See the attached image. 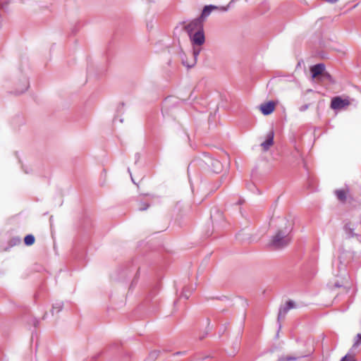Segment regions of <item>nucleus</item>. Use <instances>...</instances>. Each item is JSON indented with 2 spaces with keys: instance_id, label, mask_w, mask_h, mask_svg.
I'll use <instances>...</instances> for the list:
<instances>
[{
  "instance_id": "nucleus-9",
  "label": "nucleus",
  "mask_w": 361,
  "mask_h": 361,
  "mask_svg": "<svg viewBox=\"0 0 361 361\" xmlns=\"http://www.w3.org/2000/svg\"><path fill=\"white\" fill-rule=\"evenodd\" d=\"M213 10H220L221 11H226L228 10V6L227 7H218V6H214V5H209V6H205L202 10V12L201 13V16L199 17L200 19H201L202 21L204 20V18H206L207 17H208L211 12L213 11Z\"/></svg>"
},
{
  "instance_id": "nucleus-29",
  "label": "nucleus",
  "mask_w": 361,
  "mask_h": 361,
  "mask_svg": "<svg viewBox=\"0 0 361 361\" xmlns=\"http://www.w3.org/2000/svg\"><path fill=\"white\" fill-rule=\"evenodd\" d=\"M15 155H16V158L18 159V161L20 163L21 160L18 156V152H15Z\"/></svg>"
},
{
  "instance_id": "nucleus-31",
  "label": "nucleus",
  "mask_w": 361,
  "mask_h": 361,
  "mask_svg": "<svg viewBox=\"0 0 361 361\" xmlns=\"http://www.w3.org/2000/svg\"><path fill=\"white\" fill-rule=\"evenodd\" d=\"M34 334H36V332H35H35H33V331L32 332V337H31V340H32V341H33V339H34Z\"/></svg>"
},
{
  "instance_id": "nucleus-32",
  "label": "nucleus",
  "mask_w": 361,
  "mask_h": 361,
  "mask_svg": "<svg viewBox=\"0 0 361 361\" xmlns=\"http://www.w3.org/2000/svg\"><path fill=\"white\" fill-rule=\"evenodd\" d=\"M334 286H335V287H337V288H339V287H341V285H340V284H339V283H336L334 284Z\"/></svg>"
},
{
  "instance_id": "nucleus-11",
  "label": "nucleus",
  "mask_w": 361,
  "mask_h": 361,
  "mask_svg": "<svg viewBox=\"0 0 361 361\" xmlns=\"http://www.w3.org/2000/svg\"><path fill=\"white\" fill-rule=\"evenodd\" d=\"M274 132L271 130L267 135L266 140L261 143V147H262L263 151H268L270 147L274 145Z\"/></svg>"
},
{
  "instance_id": "nucleus-10",
  "label": "nucleus",
  "mask_w": 361,
  "mask_h": 361,
  "mask_svg": "<svg viewBox=\"0 0 361 361\" xmlns=\"http://www.w3.org/2000/svg\"><path fill=\"white\" fill-rule=\"evenodd\" d=\"M200 47L201 46H193V49H192L193 60L190 63L185 61L183 59L182 60L183 64L185 66H186L188 68H192L196 64L197 56H199V54L202 50Z\"/></svg>"
},
{
  "instance_id": "nucleus-26",
  "label": "nucleus",
  "mask_w": 361,
  "mask_h": 361,
  "mask_svg": "<svg viewBox=\"0 0 361 361\" xmlns=\"http://www.w3.org/2000/svg\"><path fill=\"white\" fill-rule=\"evenodd\" d=\"M357 337L358 339L355 342V343L353 345V348L357 347L359 345L360 343L361 342V334H358L357 335Z\"/></svg>"
},
{
  "instance_id": "nucleus-1",
  "label": "nucleus",
  "mask_w": 361,
  "mask_h": 361,
  "mask_svg": "<svg viewBox=\"0 0 361 361\" xmlns=\"http://www.w3.org/2000/svg\"><path fill=\"white\" fill-rule=\"evenodd\" d=\"M284 227L277 230L276 233L271 237L268 245L274 250L282 249L288 246L291 242L290 224L286 219H283Z\"/></svg>"
},
{
  "instance_id": "nucleus-7",
  "label": "nucleus",
  "mask_w": 361,
  "mask_h": 361,
  "mask_svg": "<svg viewBox=\"0 0 361 361\" xmlns=\"http://www.w3.org/2000/svg\"><path fill=\"white\" fill-rule=\"evenodd\" d=\"M295 307V302L292 300L288 301L283 306H281L279 310L277 320L280 323L281 319H283L288 313V312ZM281 324H279V328H281Z\"/></svg>"
},
{
  "instance_id": "nucleus-15",
  "label": "nucleus",
  "mask_w": 361,
  "mask_h": 361,
  "mask_svg": "<svg viewBox=\"0 0 361 361\" xmlns=\"http://www.w3.org/2000/svg\"><path fill=\"white\" fill-rule=\"evenodd\" d=\"M349 192H350V190L348 188H346L345 189L336 190L334 192L337 199L343 203L346 201L347 197L349 195Z\"/></svg>"
},
{
  "instance_id": "nucleus-20",
  "label": "nucleus",
  "mask_w": 361,
  "mask_h": 361,
  "mask_svg": "<svg viewBox=\"0 0 361 361\" xmlns=\"http://www.w3.org/2000/svg\"><path fill=\"white\" fill-rule=\"evenodd\" d=\"M19 219H20V214L10 218L8 219V224H20V221H19Z\"/></svg>"
},
{
  "instance_id": "nucleus-28",
  "label": "nucleus",
  "mask_w": 361,
  "mask_h": 361,
  "mask_svg": "<svg viewBox=\"0 0 361 361\" xmlns=\"http://www.w3.org/2000/svg\"><path fill=\"white\" fill-rule=\"evenodd\" d=\"M309 106H310V104H308L302 105L299 108V110H300V111L303 112V111H306L309 108Z\"/></svg>"
},
{
  "instance_id": "nucleus-21",
  "label": "nucleus",
  "mask_w": 361,
  "mask_h": 361,
  "mask_svg": "<svg viewBox=\"0 0 361 361\" xmlns=\"http://www.w3.org/2000/svg\"><path fill=\"white\" fill-rule=\"evenodd\" d=\"M6 6H7L6 2H3L1 0H0V28L1 27L2 21H3L2 16H1V11L6 8Z\"/></svg>"
},
{
  "instance_id": "nucleus-4",
  "label": "nucleus",
  "mask_w": 361,
  "mask_h": 361,
  "mask_svg": "<svg viewBox=\"0 0 361 361\" xmlns=\"http://www.w3.org/2000/svg\"><path fill=\"white\" fill-rule=\"evenodd\" d=\"M350 104V101L348 98L343 99L341 97H335L331 99V108L335 110H340L345 109Z\"/></svg>"
},
{
  "instance_id": "nucleus-5",
  "label": "nucleus",
  "mask_w": 361,
  "mask_h": 361,
  "mask_svg": "<svg viewBox=\"0 0 361 361\" xmlns=\"http://www.w3.org/2000/svg\"><path fill=\"white\" fill-rule=\"evenodd\" d=\"M188 35H191L197 30H203L202 21L199 18L194 19L184 27Z\"/></svg>"
},
{
  "instance_id": "nucleus-19",
  "label": "nucleus",
  "mask_w": 361,
  "mask_h": 361,
  "mask_svg": "<svg viewBox=\"0 0 361 361\" xmlns=\"http://www.w3.org/2000/svg\"><path fill=\"white\" fill-rule=\"evenodd\" d=\"M344 230L348 238H353L357 235V234L354 233V228H350L349 224L345 226Z\"/></svg>"
},
{
  "instance_id": "nucleus-18",
  "label": "nucleus",
  "mask_w": 361,
  "mask_h": 361,
  "mask_svg": "<svg viewBox=\"0 0 361 361\" xmlns=\"http://www.w3.org/2000/svg\"><path fill=\"white\" fill-rule=\"evenodd\" d=\"M306 355H300V356H291V355H286V356H282L281 357L278 361H295L298 360L300 357H304Z\"/></svg>"
},
{
  "instance_id": "nucleus-3",
  "label": "nucleus",
  "mask_w": 361,
  "mask_h": 361,
  "mask_svg": "<svg viewBox=\"0 0 361 361\" xmlns=\"http://www.w3.org/2000/svg\"><path fill=\"white\" fill-rule=\"evenodd\" d=\"M360 255L353 250L340 248L339 259L342 263H348L360 257Z\"/></svg>"
},
{
  "instance_id": "nucleus-8",
  "label": "nucleus",
  "mask_w": 361,
  "mask_h": 361,
  "mask_svg": "<svg viewBox=\"0 0 361 361\" xmlns=\"http://www.w3.org/2000/svg\"><path fill=\"white\" fill-rule=\"evenodd\" d=\"M189 37L192 46H202L205 42L203 30H197Z\"/></svg>"
},
{
  "instance_id": "nucleus-22",
  "label": "nucleus",
  "mask_w": 361,
  "mask_h": 361,
  "mask_svg": "<svg viewBox=\"0 0 361 361\" xmlns=\"http://www.w3.org/2000/svg\"><path fill=\"white\" fill-rule=\"evenodd\" d=\"M63 308V302H56L55 304L53 305V307H52V314H54V310H56V312H59Z\"/></svg>"
},
{
  "instance_id": "nucleus-17",
  "label": "nucleus",
  "mask_w": 361,
  "mask_h": 361,
  "mask_svg": "<svg viewBox=\"0 0 361 361\" xmlns=\"http://www.w3.org/2000/svg\"><path fill=\"white\" fill-rule=\"evenodd\" d=\"M35 242V238L32 234H28L24 237V244L30 246Z\"/></svg>"
},
{
  "instance_id": "nucleus-12",
  "label": "nucleus",
  "mask_w": 361,
  "mask_h": 361,
  "mask_svg": "<svg viewBox=\"0 0 361 361\" xmlns=\"http://www.w3.org/2000/svg\"><path fill=\"white\" fill-rule=\"evenodd\" d=\"M205 157H206V160H205L206 164L209 167L212 168V169L214 172L219 173V171H220V170L221 169V163L219 162V161L214 159L209 156H205Z\"/></svg>"
},
{
  "instance_id": "nucleus-23",
  "label": "nucleus",
  "mask_w": 361,
  "mask_h": 361,
  "mask_svg": "<svg viewBox=\"0 0 361 361\" xmlns=\"http://www.w3.org/2000/svg\"><path fill=\"white\" fill-rule=\"evenodd\" d=\"M322 78L323 80H326L328 81H329L331 83H334L335 81L333 79L332 76L327 72H325L322 74Z\"/></svg>"
},
{
  "instance_id": "nucleus-6",
  "label": "nucleus",
  "mask_w": 361,
  "mask_h": 361,
  "mask_svg": "<svg viewBox=\"0 0 361 361\" xmlns=\"http://www.w3.org/2000/svg\"><path fill=\"white\" fill-rule=\"evenodd\" d=\"M12 231L13 230H11L8 232L9 239L8 240L7 245H0V252L8 251L11 247L20 243L21 238L19 236H11Z\"/></svg>"
},
{
  "instance_id": "nucleus-13",
  "label": "nucleus",
  "mask_w": 361,
  "mask_h": 361,
  "mask_svg": "<svg viewBox=\"0 0 361 361\" xmlns=\"http://www.w3.org/2000/svg\"><path fill=\"white\" fill-rule=\"evenodd\" d=\"M274 109L275 103L272 101H269L260 105V110L265 116L271 114L274 111Z\"/></svg>"
},
{
  "instance_id": "nucleus-24",
  "label": "nucleus",
  "mask_w": 361,
  "mask_h": 361,
  "mask_svg": "<svg viewBox=\"0 0 361 361\" xmlns=\"http://www.w3.org/2000/svg\"><path fill=\"white\" fill-rule=\"evenodd\" d=\"M340 361H357L353 355L347 354Z\"/></svg>"
},
{
  "instance_id": "nucleus-27",
  "label": "nucleus",
  "mask_w": 361,
  "mask_h": 361,
  "mask_svg": "<svg viewBox=\"0 0 361 361\" xmlns=\"http://www.w3.org/2000/svg\"><path fill=\"white\" fill-rule=\"evenodd\" d=\"M30 323L33 325L34 327H37L39 324V320L35 317L31 319Z\"/></svg>"
},
{
  "instance_id": "nucleus-14",
  "label": "nucleus",
  "mask_w": 361,
  "mask_h": 361,
  "mask_svg": "<svg viewBox=\"0 0 361 361\" xmlns=\"http://www.w3.org/2000/svg\"><path fill=\"white\" fill-rule=\"evenodd\" d=\"M325 66L324 63H318L310 68V71L312 73V77L313 78H317L319 75H322L324 72Z\"/></svg>"
},
{
  "instance_id": "nucleus-25",
  "label": "nucleus",
  "mask_w": 361,
  "mask_h": 361,
  "mask_svg": "<svg viewBox=\"0 0 361 361\" xmlns=\"http://www.w3.org/2000/svg\"><path fill=\"white\" fill-rule=\"evenodd\" d=\"M190 292L187 290L186 288H184L182 293H181V297L188 299L190 297Z\"/></svg>"
},
{
  "instance_id": "nucleus-30",
  "label": "nucleus",
  "mask_w": 361,
  "mask_h": 361,
  "mask_svg": "<svg viewBox=\"0 0 361 361\" xmlns=\"http://www.w3.org/2000/svg\"><path fill=\"white\" fill-rule=\"evenodd\" d=\"M22 92H22V91H20V90H17V91H15V92H14V94H15V95H20V94H21V93H22Z\"/></svg>"
},
{
  "instance_id": "nucleus-2",
  "label": "nucleus",
  "mask_w": 361,
  "mask_h": 361,
  "mask_svg": "<svg viewBox=\"0 0 361 361\" xmlns=\"http://www.w3.org/2000/svg\"><path fill=\"white\" fill-rule=\"evenodd\" d=\"M159 199V197L154 195H150V194H145V195H140L137 197V204H138V209L140 211H145L147 210L150 203L153 202V200Z\"/></svg>"
},
{
  "instance_id": "nucleus-16",
  "label": "nucleus",
  "mask_w": 361,
  "mask_h": 361,
  "mask_svg": "<svg viewBox=\"0 0 361 361\" xmlns=\"http://www.w3.org/2000/svg\"><path fill=\"white\" fill-rule=\"evenodd\" d=\"M23 123V116L17 114L11 119V126L14 128H20Z\"/></svg>"
}]
</instances>
